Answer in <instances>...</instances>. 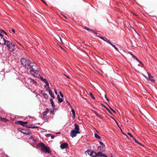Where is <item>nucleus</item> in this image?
I'll return each mask as SVG.
<instances>
[{"mask_svg": "<svg viewBox=\"0 0 157 157\" xmlns=\"http://www.w3.org/2000/svg\"><path fill=\"white\" fill-rule=\"evenodd\" d=\"M21 62L22 65L25 69L28 70H30L31 74L34 77L39 78H44L43 77L40 76L36 64L29 59L22 58L21 59Z\"/></svg>", "mask_w": 157, "mask_h": 157, "instance_id": "f257e3e1", "label": "nucleus"}, {"mask_svg": "<svg viewBox=\"0 0 157 157\" xmlns=\"http://www.w3.org/2000/svg\"><path fill=\"white\" fill-rule=\"evenodd\" d=\"M0 44L2 45L6 44L9 51L12 52H14L16 49L15 45L12 44L10 41L7 40L5 39H3V41L1 42Z\"/></svg>", "mask_w": 157, "mask_h": 157, "instance_id": "f03ea898", "label": "nucleus"}, {"mask_svg": "<svg viewBox=\"0 0 157 157\" xmlns=\"http://www.w3.org/2000/svg\"><path fill=\"white\" fill-rule=\"evenodd\" d=\"M39 147H41V149L45 153H50L51 152L50 148L48 147H47L42 142H40L37 144Z\"/></svg>", "mask_w": 157, "mask_h": 157, "instance_id": "7ed1b4c3", "label": "nucleus"}, {"mask_svg": "<svg viewBox=\"0 0 157 157\" xmlns=\"http://www.w3.org/2000/svg\"><path fill=\"white\" fill-rule=\"evenodd\" d=\"M49 109L47 108L43 112L42 118L44 121H47L50 118H52L53 117L52 116H50L47 115V114L49 112Z\"/></svg>", "mask_w": 157, "mask_h": 157, "instance_id": "20e7f679", "label": "nucleus"}, {"mask_svg": "<svg viewBox=\"0 0 157 157\" xmlns=\"http://www.w3.org/2000/svg\"><path fill=\"white\" fill-rule=\"evenodd\" d=\"M85 152H87L88 154L90 156L92 157H98V152L96 153L93 150L91 149H88L85 151Z\"/></svg>", "mask_w": 157, "mask_h": 157, "instance_id": "39448f33", "label": "nucleus"}, {"mask_svg": "<svg viewBox=\"0 0 157 157\" xmlns=\"http://www.w3.org/2000/svg\"><path fill=\"white\" fill-rule=\"evenodd\" d=\"M79 133H80V132L79 131L73 130L71 132L70 135L72 138H73L77 136V134Z\"/></svg>", "mask_w": 157, "mask_h": 157, "instance_id": "423d86ee", "label": "nucleus"}, {"mask_svg": "<svg viewBox=\"0 0 157 157\" xmlns=\"http://www.w3.org/2000/svg\"><path fill=\"white\" fill-rule=\"evenodd\" d=\"M19 130L23 134H25L29 136L31 135V132H29V129H24L20 128V129Z\"/></svg>", "mask_w": 157, "mask_h": 157, "instance_id": "0eeeda50", "label": "nucleus"}, {"mask_svg": "<svg viewBox=\"0 0 157 157\" xmlns=\"http://www.w3.org/2000/svg\"><path fill=\"white\" fill-rule=\"evenodd\" d=\"M60 147L62 149L66 148L69 147L68 144L67 143H63L61 144Z\"/></svg>", "mask_w": 157, "mask_h": 157, "instance_id": "6e6552de", "label": "nucleus"}, {"mask_svg": "<svg viewBox=\"0 0 157 157\" xmlns=\"http://www.w3.org/2000/svg\"><path fill=\"white\" fill-rule=\"evenodd\" d=\"M45 83V86L47 90H48V89L50 88L49 87V84L48 82L46 80V79H41Z\"/></svg>", "mask_w": 157, "mask_h": 157, "instance_id": "1a4fd4ad", "label": "nucleus"}, {"mask_svg": "<svg viewBox=\"0 0 157 157\" xmlns=\"http://www.w3.org/2000/svg\"><path fill=\"white\" fill-rule=\"evenodd\" d=\"M17 123L18 124L21 125L22 126H25L27 124V122L26 121L24 122L22 121H18L17 122Z\"/></svg>", "mask_w": 157, "mask_h": 157, "instance_id": "9d476101", "label": "nucleus"}, {"mask_svg": "<svg viewBox=\"0 0 157 157\" xmlns=\"http://www.w3.org/2000/svg\"><path fill=\"white\" fill-rule=\"evenodd\" d=\"M40 94H41L44 97L46 98L47 99L48 98V96L47 94L45 93L44 91L43 90H41L40 91Z\"/></svg>", "mask_w": 157, "mask_h": 157, "instance_id": "9b49d317", "label": "nucleus"}, {"mask_svg": "<svg viewBox=\"0 0 157 157\" xmlns=\"http://www.w3.org/2000/svg\"><path fill=\"white\" fill-rule=\"evenodd\" d=\"M98 156L99 157H108L106 155L101 152H98Z\"/></svg>", "mask_w": 157, "mask_h": 157, "instance_id": "f8f14e48", "label": "nucleus"}, {"mask_svg": "<svg viewBox=\"0 0 157 157\" xmlns=\"http://www.w3.org/2000/svg\"><path fill=\"white\" fill-rule=\"evenodd\" d=\"M47 90L49 92V94L51 96V97L53 98H54L55 97H54V94L53 93H52V90H51V89L50 88H49Z\"/></svg>", "mask_w": 157, "mask_h": 157, "instance_id": "ddd939ff", "label": "nucleus"}, {"mask_svg": "<svg viewBox=\"0 0 157 157\" xmlns=\"http://www.w3.org/2000/svg\"><path fill=\"white\" fill-rule=\"evenodd\" d=\"M3 36L2 32L0 31V43L3 41V39H4L3 38Z\"/></svg>", "mask_w": 157, "mask_h": 157, "instance_id": "4468645a", "label": "nucleus"}, {"mask_svg": "<svg viewBox=\"0 0 157 157\" xmlns=\"http://www.w3.org/2000/svg\"><path fill=\"white\" fill-rule=\"evenodd\" d=\"M8 121V120L5 118L0 117V121L2 122H6Z\"/></svg>", "mask_w": 157, "mask_h": 157, "instance_id": "2eb2a0df", "label": "nucleus"}, {"mask_svg": "<svg viewBox=\"0 0 157 157\" xmlns=\"http://www.w3.org/2000/svg\"><path fill=\"white\" fill-rule=\"evenodd\" d=\"M74 124L75 126V130L79 131V126L75 123Z\"/></svg>", "mask_w": 157, "mask_h": 157, "instance_id": "dca6fc26", "label": "nucleus"}, {"mask_svg": "<svg viewBox=\"0 0 157 157\" xmlns=\"http://www.w3.org/2000/svg\"><path fill=\"white\" fill-rule=\"evenodd\" d=\"M71 110L73 115V118L74 119L75 117V111L73 109H72Z\"/></svg>", "mask_w": 157, "mask_h": 157, "instance_id": "f3484780", "label": "nucleus"}, {"mask_svg": "<svg viewBox=\"0 0 157 157\" xmlns=\"http://www.w3.org/2000/svg\"><path fill=\"white\" fill-rule=\"evenodd\" d=\"M135 142L137 143H138L140 145L143 146L142 144L140 143H139L134 137L132 138Z\"/></svg>", "mask_w": 157, "mask_h": 157, "instance_id": "a211bd4d", "label": "nucleus"}, {"mask_svg": "<svg viewBox=\"0 0 157 157\" xmlns=\"http://www.w3.org/2000/svg\"><path fill=\"white\" fill-rule=\"evenodd\" d=\"M50 101L51 102V103L52 106L53 107H54L55 106V105H54V102L53 100L51 98L50 99Z\"/></svg>", "mask_w": 157, "mask_h": 157, "instance_id": "6ab92c4d", "label": "nucleus"}, {"mask_svg": "<svg viewBox=\"0 0 157 157\" xmlns=\"http://www.w3.org/2000/svg\"><path fill=\"white\" fill-rule=\"evenodd\" d=\"M110 44L117 51H118V48L117 47H116L115 45L111 43H110Z\"/></svg>", "mask_w": 157, "mask_h": 157, "instance_id": "aec40b11", "label": "nucleus"}, {"mask_svg": "<svg viewBox=\"0 0 157 157\" xmlns=\"http://www.w3.org/2000/svg\"><path fill=\"white\" fill-rule=\"evenodd\" d=\"M57 98L58 99V101L60 102L61 103L63 101V99L62 98H60L59 95H57Z\"/></svg>", "mask_w": 157, "mask_h": 157, "instance_id": "412c9836", "label": "nucleus"}, {"mask_svg": "<svg viewBox=\"0 0 157 157\" xmlns=\"http://www.w3.org/2000/svg\"><path fill=\"white\" fill-rule=\"evenodd\" d=\"M94 136L97 139H101V137L100 136H99L97 134L95 133L94 134Z\"/></svg>", "mask_w": 157, "mask_h": 157, "instance_id": "4be33fe9", "label": "nucleus"}, {"mask_svg": "<svg viewBox=\"0 0 157 157\" xmlns=\"http://www.w3.org/2000/svg\"><path fill=\"white\" fill-rule=\"evenodd\" d=\"M104 40L107 42L109 44H110V43H111V42L108 39H107V38H105Z\"/></svg>", "mask_w": 157, "mask_h": 157, "instance_id": "5701e85b", "label": "nucleus"}, {"mask_svg": "<svg viewBox=\"0 0 157 157\" xmlns=\"http://www.w3.org/2000/svg\"><path fill=\"white\" fill-rule=\"evenodd\" d=\"M101 146H98V150H99L100 151L104 152V150L101 149Z\"/></svg>", "mask_w": 157, "mask_h": 157, "instance_id": "b1692460", "label": "nucleus"}, {"mask_svg": "<svg viewBox=\"0 0 157 157\" xmlns=\"http://www.w3.org/2000/svg\"><path fill=\"white\" fill-rule=\"evenodd\" d=\"M89 95L90 96L92 99H95L94 96L91 93H90Z\"/></svg>", "mask_w": 157, "mask_h": 157, "instance_id": "393cba45", "label": "nucleus"}, {"mask_svg": "<svg viewBox=\"0 0 157 157\" xmlns=\"http://www.w3.org/2000/svg\"><path fill=\"white\" fill-rule=\"evenodd\" d=\"M148 80V81L149 82V81H151V82L153 83L155 82V80L154 79H146Z\"/></svg>", "mask_w": 157, "mask_h": 157, "instance_id": "a878e982", "label": "nucleus"}, {"mask_svg": "<svg viewBox=\"0 0 157 157\" xmlns=\"http://www.w3.org/2000/svg\"><path fill=\"white\" fill-rule=\"evenodd\" d=\"M57 40L59 41H60L62 42V40L61 38V37L59 36H58L57 38Z\"/></svg>", "mask_w": 157, "mask_h": 157, "instance_id": "bb28decb", "label": "nucleus"}, {"mask_svg": "<svg viewBox=\"0 0 157 157\" xmlns=\"http://www.w3.org/2000/svg\"><path fill=\"white\" fill-rule=\"evenodd\" d=\"M148 74V78H153L152 76L149 73H147Z\"/></svg>", "mask_w": 157, "mask_h": 157, "instance_id": "cd10ccee", "label": "nucleus"}, {"mask_svg": "<svg viewBox=\"0 0 157 157\" xmlns=\"http://www.w3.org/2000/svg\"><path fill=\"white\" fill-rule=\"evenodd\" d=\"M94 112L95 113V114L96 115L98 116V117H100L101 118V117L97 113V112L95 111H94Z\"/></svg>", "mask_w": 157, "mask_h": 157, "instance_id": "c85d7f7f", "label": "nucleus"}, {"mask_svg": "<svg viewBox=\"0 0 157 157\" xmlns=\"http://www.w3.org/2000/svg\"><path fill=\"white\" fill-rule=\"evenodd\" d=\"M30 139L31 140L35 142L36 140L32 136H31L30 137Z\"/></svg>", "mask_w": 157, "mask_h": 157, "instance_id": "c756f323", "label": "nucleus"}, {"mask_svg": "<svg viewBox=\"0 0 157 157\" xmlns=\"http://www.w3.org/2000/svg\"><path fill=\"white\" fill-rule=\"evenodd\" d=\"M84 29H86V30H89L90 31H92V29H90L89 28H87V27H85Z\"/></svg>", "mask_w": 157, "mask_h": 157, "instance_id": "7c9ffc66", "label": "nucleus"}, {"mask_svg": "<svg viewBox=\"0 0 157 157\" xmlns=\"http://www.w3.org/2000/svg\"><path fill=\"white\" fill-rule=\"evenodd\" d=\"M136 60L137 61H138L142 65L143 64V63L142 62L139 60V59L137 58L136 59Z\"/></svg>", "mask_w": 157, "mask_h": 157, "instance_id": "2f4dec72", "label": "nucleus"}, {"mask_svg": "<svg viewBox=\"0 0 157 157\" xmlns=\"http://www.w3.org/2000/svg\"><path fill=\"white\" fill-rule=\"evenodd\" d=\"M28 128H34L35 127L34 126H33V127L31 125H28Z\"/></svg>", "mask_w": 157, "mask_h": 157, "instance_id": "473e14b6", "label": "nucleus"}, {"mask_svg": "<svg viewBox=\"0 0 157 157\" xmlns=\"http://www.w3.org/2000/svg\"><path fill=\"white\" fill-rule=\"evenodd\" d=\"M31 80H30V82L32 81L34 83L36 84V81H35V80L34 79H30Z\"/></svg>", "mask_w": 157, "mask_h": 157, "instance_id": "72a5a7b5", "label": "nucleus"}, {"mask_svg": "<svg viewBox=\"0 0 157 157\" xmlns=\"http://www.w3.org/2000/svg\"><path fill=\"white\" fill-rule=\"evenodd\" d=\"M130 55L131 56H132V57L134 58L135 59H136L137 58L135 56L133 55H132V54L131 53H130Z\"/></svg>", "mask_w": 157, "mask_h": 157, "instance_id": "f704fd0d", "label": "nucleus"}, {"mask_svg": "<svg viewBox=\"0 0 157 157\" xmlns=\"http://www.w3.org/2000/svg\"><path fill=\"white\" fill-rule=\"evenodd\" d=\"M127 134L129 135L131 137L133 138L134 136H133L130 132H128Z\"/></svg>", "mask_w": 157, "mask_h": 157, "instance_id": "c9c22d12", "label": "nucleus"}, {"mask_svg": "<svg viewBox=\"0 0 157 157\" xmlns=\"http://www.w3.org/2000/svg\"><path fill=\"white\" fill-rule=\"evenodd\" d=\"M99 142L101 145H103L104 147L105 146L103 143L102 142L99 141Z\"/></svg>", "mask_w": 157, "mask_h": 157, "instance_id": "e433bc0d", "label": "nucleus"}, {"mask_svg": "<svg viewBox=\"0 0 157 157\" xmlns=\"http://www.w3.org/2000/svg\"><path fill=\"white\" fill-rule=\"evenodd\" d=\"M50 114H54V110H51L50 111Z\"/></svg>", "mask_w": 157, "mask_h": 157, "instance_id": "4c0bfd02", "label": "nucleus"}, {"mask_svg": "<svg viewBox=\"0 0 157 157\" xmlns=\"http://www.w3.org/2000/svg\"><path fill=\"white\" fill-rule=\"evenodd\" d=\"M109 108H110V109L112 111L113 113H115L116 112L115 110H114L113 109L111 108L110 107H109Z\"/></svg>", "mask_w": 157, "mask_h": 157, "instance_id": "58836bf2", "label": "nucleus"}, {"mask_svg": "<svg viewBox=\"0 0 157 157\" xmlns=\"http://www.w3.org/2000/svg\"><path fill=\"white\" fill-rule=\"evenodd\" d=\"M98 37H99L101 39L103 40H104L105 38V37H102V36H98Z\"/></svg>", "mask_w": 157, "mask_h": 157, "instance_id": "ea45409f", "label": "nucleus"}, {"mask_svg": "<svg viewBox=\"0 0 157 157\" xmlns=\"http://www.w3.org/2000/svg\"><path fill=\"white\" fill-rule=\"evenodd\" d=\"M63 75V78H65V77H66L68 78H69V77L68 76H67L65 75Z\"/></svg>", "mask_w": 157, "mask_h": 157, "instance_id": "a19ab883", "label": "nucleus"}, {"mask_svg": "<svg viewBox=\"0 0 157 157\" xmlns=\"http://www.w3.org/2000/svg\"><path fill=\"white\" fill-rule=\"evenodd\" d=\"M92 31H91L90 32H94L95 34H97V33L96 32V31L92 29Z\"/></svg>", "mask_w": 157, "mask_h": 157, "instance_id": "79ce46f5", "label": "nucleus"}, {"mask_svg": "<svg viewBox=\"0 0 157 157\" xmlns=\"http://www.w3.org/2000/svg\"><path fill=\"white\" fill-rule=\"evenodd\" d=\"M59 92L60 96L62 97H63V94L60 91H59Z\"/></svg>", "mask_w": 157, "mask_h": 157, "instance_id": "37998d69", "label": "nucleus"}, {"mask_svg": "<svg viewBox=\"0 0 157 157\" xmlns=\"http://www.w3.org/2000/svg\"><path fill=\"white\" fill-rule=\"evenodd\" d=\"M105 98L106 99L107 101H109V99L105 95Z\"/></svg>", "mask_w": 157, "mask_h": 157, "instance_id": "c03bdc74", "label": "nucleus"}, {"mask_svg": "<svg viewBox=\"0 0 157 157\" xmlns=\"http://www.w3.org/2000/svg\"><path fill=\"white\" fill-rule=\"evenodd\" d=\"M1 31H2L3 33H4L6 35H7V33L5 31H4V30H1Z\"/></svg>", "mask_w": 157, "mask_h": 157, "instance_id": "a18cd8bd", "label": "nucleus"}, {"mask_svg": "<svg viewBox=\"0 0 157 157\" xmlns=\"http://www.w3.org/2000/svg\"><path fill=\"white\" fill-rule=\"evenodd\" d=\"M106 109L107 110V111L109 112L111 114H112V113H111V112L106 107Z\"/></svg>", "mask_w": 157, "mask_h": 157, "instance_id": "49530a36", "label": "nucleus"}, {"mask_svg": "<svg viewBox=\"0 0 157 157\" xmlns=\"http://www.w3.org/2000/svg\"><path fill=\"white\" fill-rule=\"evenodd\" d=\"M54 90H55V94H56V95H57V92L56 91V89H54Z\"/></svg>", "mask_w": 157, "mask_h": 157, "instance_id": "de8ad7c7", "label": "nucleus"}, {"mask_svg": "<svg viewBox=\"0 0 157 157\" xmlns=\"http://www.w3.org/2000/svg\"><path fill=\"white\" fill-rule=\"evenodd\" d=\"M46 5H47V3L45 2L44 0H41Z\"/></svg>", "mask_w": 157, "mask_h": 157, "instance_id": "09e8293b", "label": "nucleus"}, {"mask_svg": "<svg viewBox=\"0 0 157 157\" xmlns=\"http://www.w3.org/2000/svg\"><path fill=\"white\" fill-rule=\"evenodd\" d=\"M54 137H55L53 136L52 135L51 136V138L52 139H54Z\"/></svg>", "mask_w": 157, "mask_h": 157, "instance_id": "8fccbe9b", "label": "nucleus"}, {"mask_svg": "<svg viewBox=\"0 0 157 157\" xmlns=\"http://www.w3.org/2000/svg\"><path fill=\"white\" fill-rule=\"evenodd\" d=\"M12 31L14 33H15V31L14 29H12Z\"/></svg>", "mask_w": 157, "mask_h": 157, "instance_id": "3c124183", "label": "nucleus"}]
</instances>
